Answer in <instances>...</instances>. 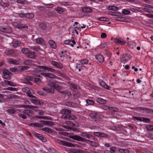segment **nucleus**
I'll list each match as a JSON object with an SVG mask.
<instances>
[{
  "label": "nucleus",
  "mask_w": 153,
  "mask_h": 153,
  "mask_svg": "<svg viewBox=\"0 0 153 153\" xmlns=\"http://www.w3.org/2000/svg\"><path fill=\"white\" fill-rule=\"evenodd\" d=\"M69 137L71 138L78 141H80L82 142H89V144L91 146L94 147H96L99 146L100 145L98 143L85 139L78 135H75L70 136H69Z\"/></svg>",
  "instance_id": "1"
},
{
  "label": "nucleus",
  "mask_w": 153,
  "mask_h": 153,
  "mask_svg": "<svg viewBox=\"0 0 153 153\" xmlns=\"http://www.w3.org/2000/svg\"><path fill=\"white\" fill-rule=\"evenodd\" d=\"M13 75L12 73L7 69H4L3 71L2 77L6 79H10Z\"/></svg>",
  "instance_id": "2"
},
{
  "label": "nucleus",
  "mask_w": 153,
  "mask_h": 153,
  "mask_svg": "<svg viewBox=\"0 0 153 153\" xmlns=\"http://www.w3.org/2000/svg\"><path fill=\"white\" fill-rule=\"evenodd\" d=\"M0 31L7 33H11L12 31V29L9 26H3L0 27Z\"/></svg>",
  "instance_id": "3"
},
{
  "label": "nucleus",
  "mask_w": 153,
  "mask_h": 153,
  "mask_svg": "<svg viewBox=\"0 0 153 153\" xmlns=\"http://www.w3.org/2000/svg\"><path fill=\"white\" fill-rule=\"evenodd\" d=\"M131 56L127 54H123L122 57L120 58V61L123 63H126L130 59Z\"/></svg>",
  "instance_id": "4"
},
{
  "label": "nucleus",
  "mask_w": 153,
  "mask_h": 153,
  "mask_svg": "<svg viewBox=\"0 0 153 153\" xmlns=\"http://www.w3.org/2000/svg\"><path fill=\"white\" fill-rule=\"evenodd\" d=\"M56 142L59 144H61L62 145L68 146V147H74V145L71 143L66 142L63 140H57Z\"/></svg>",
  "instance_id": "5"
},
{
  "label": "nucleus",
  "mask_w": 153,
  "mask_h": 153,
  "mask_svg": "<svg viewBox=\"0 0 153 153\" xmlns=\"http://www.w3.org/2000/svg\"><path fill=\"white\" fill-rule=\"evenodd\" d=\"M16 27L19 29H25L27 30L28 29V27L26 24L22 23L21 22H18V23L15 25Z\"/></svg>",
  "instance_id": "6"
},
{
  "label": "nucleus",
  "mask_w": 153,
  "mask_h": 153,
  "mask_svg": "<svg viewBox=\"0 0 153 153\" xmlns=\"http://www.w3.org/2000/svg\"><path fill=\"white\" fill-rule=\"evenodd\" d=\"M32 133L33 135L37 137L43 142H45L47 141L46 139L41 134L37 133L35 131H33Z\"/></svg>",
  "instance_id": "7"
},
{
  "label": "nucleus",
  "mask_w": 153,
  "mask_h": 153,
  "mask_svg": "<svg viewBox=\"0 0 153 153\" xmlns=\"http://www.w3.org/2000/svg\"><path fill=\"white\" fill-rule=\"evenodd\" d=\"M114 42L117 44L124 45L126 43V42L123 40L122 39L119 38H115L114 39Z\"/></svg>",
  "instance_id": "8"
},
{
  "label": "nucleus",
  "mask_w": 153,
  "mask_h": 153,
  "mask_svg": "<svg viewBox=\"0 0 153 153\" xmlns=\"http://www.w3.org/2000/svg\"><path fill=\"white\" fill-rule=\"evenodd\" d=\"M89 116L92 118L94 119V121H97L100 117V115L99 113H92L90 114Z\"/></svg>",
  "instance_id": "9"
},
{
  "label": "nucleus",
  "mask_w": 153,
  "mask_h": 153,
  "mask_svg": "<svg viewBox=\"0 0 153 153\" xmlns=\"http://www.w3.org/2000/svg\"><path fill=\"white\" fill-rule=\"evenodd\" d=\"M97 60L100 63H102L104 61V59L103 56L100 54H98L95 56Z\"/></svg>",
  "instance_id": "10"
},
{
  "label": "nucleus",
  "mask_w": 153,
  "mask_h": 153,
  "mask_svg": "<svg viewBox=\"0 0 153 153\" xmlns=\"http://www.w3.org/2000/svg\"><path fill=\"white\" fill-rule=\"evenodd\" d=\"M51 64L53 65L60 69L62 68L63 67V65L62 64L55 61H52L51 62Z\"/></svg>",
  "instance_id": "11"
},
{
  "label": "nucleus",
  "mask_w": 153,
  "mask_h": 153,
  "mask_svg": "<svg viewBox=\"0 0 153 153\" xmlns=\"http://www.w3.org/2000/svg\"><path fill=\"white\" fill-rule=\"evenodd\" d=\"M23 112L26 115L28 116L29 117L33 114V111L29 109L25 110L23 111Z\"/></svg>",
  "instance_id": "12"
},
{
  "label": "nucleus",
  "mask_w": 153,
  "mask_h": 153,
  "mask_svg": "<svg viewBox=\"0 0 153 153\" xmlns=\"http://www.w3.org/2000/svg\"><path fill=\"white\" fill-rule=\"evenodd\" d=\"M36 42L38 44L40 45H44L45 43L44 40L41 38L37 39H36Z\"/></svg>",
  "instance_id": "13"
},
{
  "label": "nucleus",
  "mask_w": 153,
  "mask_h": 153,
  "mask_svg": "<svg viewBox=\"0 0 153 153\" xmlns=\"http://www.w3.org/2000/svg\"><path fill=\"white\" fill-rule=\"evenodd\" d=\"M8 63L10 64H12L14 65H18L19 64L18 61L14 60L13 59H10L7 60Z\"/></svg>",
  "instance_id": "14"
},
{
  "label": "nucleus",
  "mask_w": 153,
  "mask_h": 153,
  "mask_svg": "<svg viewBox=\"0 0 153 153\" xmlns=\"http://www.w3.org/2000/svg\"><path fill=\"white\" fill-rule=\"evenodd\" d=\"M24 108H31L34 111H36H36L38 110V109H37L38 108L37 106H33V105H25L24 107Z\"/></svg>",
  "instance_id": "15"
},
{
  "label": "nucleus",
  "mask_w": 153,
  "mask_h": 153,
  "mask_svg": "<svg viewBox=\"0 0 153 153\" xmlns=\"http://www.w3.org/2000/svg\"><path fill=\"white\" fill-rule=\"evenodd\" d=\"M92 9L90 7H85L82 9V11L85 13H91L92 12Z\"/></svg>",
  "instance_id": "16"
},
{
  "label": "nucleus",
  "mask_w": 153,
  "mask_h": 153,
  "mask_svg": "<svg viewBox=\"0 0 153 153\" xmlns=\"http://www.w3.org/2000/svg\"><path fill=\"white\" fill-rule=\"evenodd\" d=\"M48 43L50 46L54 49H55L56 48V46L55 42L53 40H50L49 41Z\"/></svg>",
  "instance_id": "17"
},
{
  "label": "nucleus",
  "mask_w": 153,
  "mask_h": 153,
  "mask_svg": "<svg viewBox=\"0 0 153 153\" xmlns=\"http://www.w3.org/2000/svg\"><path fill=\"white\" fill-rule=\"evenodd\" d=\"M139 110L141 111H143L144 113H145L147 114L150 113L151 111V110L149 108L142 107H140L139 108Z\"/></svg>",
  "instance_id": "18"
},
{
  "label": "nucleus",
  "mask_w": 153,
  "mask_h": 153,
  "mask_svg": "<svg viewBox=\"0 0 153 153\" xmlns=\"http://www.w3.org/2000/svg\"><path fill=\"white\" fill-rule=\"evenodd\" d=\"M41 122L43 123V124L47 126H51L53 125L54 123L51 121L42 120Z\"/></svg>",
  "instance_id": "19"
},
{
  "label": "nucleus",
  "mask_w": 153,
  "mask_h": 153,
  "mask_svg": "<svg viewBox=\"0 0 153 153\" xmlns=\"http://www.w3.org/2000/svg\"><path fill=\"white\" fill-rule=\"evenodd\" d=\"M96 101L97 102L101 104H104L106 103V101L101 98H97V99Z\"/></svg>",
  "instance_id": "20"
},
{
  "label": "nucleus",
  "mask_w": 153,
  "mask_h": 153,
  "mask_svg": "<svg viewBox=\"0 0 153 153\" xmlns=\"http://www.w3.org/2000/svg\"><path fill=\"white\" fill-rule=\"evenodd\" d=\"M62 112L63 114L69 115L71 113V111L68 109H63L62 110Z\"/></svg>",
  "instance_id": "21"
},
{
  "label": "nucleus",
  "mask_w": 153,
  "mask_h": 153,
  "mask_svg": "<svg viewBox=\"0 0 153 153\" xmlns=\"http://www.w3.org/2000/svg\"><path fill=\"white\" fill-rule=\"evenodd\" d=\"M21 44V42L19 41H16L15 42H13V46L14 48H17L19 47L20 46Z\"/></svg>",
  "instance_id": "22"
},
{
  "label": "nucleus",
  "mask_w": 153,
  "mask_h": 153,
  "mask_svg": "<svg viewBox=\"0 0 153 153\" xmlns=\"http://www.w3.org/2000/svg\"><path fill=\"white\" fill-rule=\"evenodd\" d=\"M27 56L28 57L31 59L35 58L36 57V55L30 51Z\"/></svg>",
  "instance_id": "23"
},
{
  "label": "nucleus",
  "mask_w": 153,
  "mask_h": 153,
  "mask_svg": "<svg viewBox=\"0 0 153 153\" xmlns=\"http://www.w3.org/2000/svg\"><path fill=\"white\" fill-rule=\"evenodd\" d=\"M24 65H31L33 63L30 60H26L24 62Z\"/></svg>",
  "instance_id": "24"
},
{
  "label": "nucleus",
  "mask_w": 153,
  "mask_h": 153,
  "mask_svg": "<svg viewBox=\"0 0 153 153\" xmlns=\"http://www.w3.org/2000/svg\"><path fill=\"white\" fill-rule=\"evenodd\" d=\"M42 130L43 131H45L48 133H53L52 130L47 127L43 128L42 129Z\"/></svg>",
  "instance_id": "25"
},
{
  "label": "nucleus",
  "mask_w": 153,
  "mask_h": 153,
  "mask_svg": "<svg viewBox=\"0 0 153 153\" xmlns=\"http://www.w3.org/2000/svg\"><path fill=\"white\" fill-rule=\"evenodd\" d=\"M22 51L23 53L27 55L30 51L28 48H23L22 49Z\"/></svg>",
  "instance_id": "26"
},
{
  "label": "nucleus",
  "mask_w": 153,
  "mask_h": 153,
  "mask_svg": "<svg viewBox=\"0 0 153 153\" xmlns=\"http://www.w3.org/2000/svg\"><path fill=\"white\" fill-rule=\"evenodd\" d=\"M39 27L42 30L45 29L46 28V25L45 24L42 23H39Z\"/></svg>",
  "instance_id": "27"
},
{
  "label": "nucleus",
  "mask_w": 153,
  "mask_h": 153,
  "mask_svg": "<svg viewBox=\"0 0 153 153\" xmlns=\"http://www.w3.org/2000/svg\"><path fill=\"white\" fill-rule=\"evenodd\" d=\"M119 152L120 153H129V151L128 150L123 149H119Z\"/></svg>",
  "instance_id": "28"
},
{
  "label": "nucleus",
  "mask_w": 153,
  "mask_h": 153,
  "mask_svg": "<svg viewBox=\"0 0 153 153\" xmlns=\"http://www.w3.org/2000/svg\"><path fill=\"white\" fill-rule=\"evenodd\" d=\"M25 17L27 18H31L34 17V15L33 13H25Z\"/></svg>",
  "instance_id": "29"
},
{
  "label": "nucleus",
  "mask_w": 153,
  "mask_h": 153,
  "mask_svg": "<svg viewBox=\"0 0 153 153\" xmlns=\"http://www.w3.org/2000/svg\"><path fill=\"white\" fill-rule=\"evenodd\" d=\"M125 18L121 16L118 17L115 19V20L119 21H125Z\"/></svg>",
  "instance_id": "30"
},
{
  "label": "nucleus",
  "mask_w": 153,
  "mask_h": 153,
  "mask_svg": "<svg viewBox=\"0 0 153 153\" xmlns=\"http://www.w3.org/2000/svg\"><path fill=\"white\" fill-rule=\"evenodd\" d=\"M145 136L149 139L153 140V133H147L145 135Z\"/></svg>",
  "instance_id": "31"
},
{
  "label": "nucleus",
  "mask_w": 153,
  "mask_h": 153,
  "mask_svg": "<svg viewBox=\"0 0 153 153\" xmlns=\"http://www.w3.org/2000/svg\"><path fill=\"white\" fill-rule=\"evenodd\" d=\"M0 4L1 6L4 7H7L9 5L8 3L4 2L3 1L1 2H0Z\"/></svg>",
  "instance_id": "32"
},
{
  "label": "nucleus",
  "mask_w": 153,
  "mask_h": 153,
  "mask_svg": "<svg viewBox=\"0 0 153 153\" xmlns=\"http://www.w3.org/2000/svg\"><path fill=\"white\" fill-rule=\"evenodd\" d=\"M55 9V10L59 14L62 13L63 11V9L60 7H56Z\"/></svg>",
  "instance_id": "33"
},
{
  "label": "nucleus",
  "mask_w": 153,
  "mask_h": 153,
  "mask_svg": "<svg viewBox=\"0 0 153 153\" xmlns=\"http://www.w3.org/2000/svg\"><path fill=\"white\" fill-rule=\"evenodd\" d=\"M22 90L25 92L27 93V94H32L31 92H30V91L28 88H23Z\"/></svg>",
  "instance_id": "34"
},
{
  "label": "nucleus",
  "mask_w": 153,
  "mask_h": 153,
  "mask_svg": "<svg viewBox=\"0 0 153 153\" xmlns=\"http://www.w3.org/2000/svg\"><path fill=\"white\" fill-rule=\"evenodd\" d=\"M56 76L50 73H47V77L50 78H55Z\"/></svg>",
  "instance_id": "35"
},
{
  "label": "nucleus",
  "mask_w": 153,
  "mask_h": 153,
  "mask_svg": "<svg viewBox=\"0 0 153 153\" xmlns=\"http://www.w3.org/2000/svg\"><path fill=\"white\" fill-rule=\"evenodd\" d=\"M34 79V82L36 83H38L39 82H41V80L43 79L40 78H38L36 77L33 78Z\"/></svg>",
  "instance_id": "36"
},
{
  "label": "nucleus",
  "mask_w": 153,
  "mask_h": 153,
  "mask_svg": "<svg viewBox=\"0 0 153 153\" xmlns=\"http://www.w3.org/2000/svg\"><path fill=\"white\" fill-rule=\"evenodd\" d=\"M5 82L9 86H15V85L13 83H11L10 81L8 80L5 81Z\"/></svg>",
  "instance_id": "37"
},
{
  "label": "nucleus",
  "mask_w": 153,
  "mask_h": 153,
  "mask_svg": "<svg viewBox=\"0 0 153 153\" xmlns=\"http://www.w3.org/2000/svg\"><path fill=\"white\" fill-rule=\"evenodd\" d=\"M86 102L88 105H92L94 104V102L92 100H86Z\"/></svg>",
  "instance_id": "38"
},
{
  "label": "nucleus",
  "mask_w": 153,
  "mask_h": 153,
  "mask_svg": "<svg viewBox=\"0 0 153 153\" xmlns=\"http://www.w3.org/2000/svg\"><path fill=\"white\" fill-rule=\"evenodd\" d=\"M75 105V103L71 102H67L66 105L70 107H73Z\"/></svg>",
  "instance_id": "39"
},
{
  "label": "nucleus",
  "mask_w": 153,
  "mask_h": 153,
  "mask_svg": "<svg viewBox=\"0 0 153 153\" xmlns=\"http://www.w3.org/2000/svg\"><path fill=\"white\" fill-rule=\"evenodd\" d=\"M109 110L114 112H117L118 111V108L114 107H110Z\"/></svg>",
  "instance_id": "40"
},
{
  "label": "nucleus",
  "mask_w": 153,
  "mask_h": 153,
  "mask_svg": "<svg viewBox=\"0 0 153 153\" xmlns=\"http://www.w3.org/2000/svg\"><path fill=\"white\" fill-rule=\"evenodd\" d=\"M68 120H74L76 119V117L73 115H68Z\"/></svg>",
  "instance_id": "41"
},
{
  "label": "nucleus",
  "mask_w": 153,
  "mask_h": 153,
  "mask_svg": "<svg viewBox=\"0 0 153 153\" xmlns=\"http://www.w3.org/2000/svg\"><path fill=\"white\" fill-rule=\"evenodd\" d=\"M18 96L15 95H10L9 96V98L11 99H16L18 98Z\"/></svg>",
  "instance_id": "42"
},
{
  "label": "nucleus",
  "mask_w": 153,
  "mask_h": 153,
  "mask_svg": "<svg viewBox=\"0 0 153 153\" xmlns=\"http://www.w3.org/2000/svg\"><path fill=\"white\" fill-rule=\"evenodd\" d=\"M71 127H78L79 126V123L76 122L75 123H72V124Z\"/></svg>",
  "instance_id": "43"
},
{
  "label": "nucleus",
  "mask_w": 153,
  "mask_h": 153,
  "mask_svg": "<svg viewBox=\"0 0 153 153\" xmlns=\"http://www.w3.org/2000/svg\"><path fill=\"white\" fill-rule=\"evenodd\" d=\"M37 67L38 68H40V70H43V71H44V70H46V66H45L38 65L37 66Z\"/></svg>",
  "instance_id": "44"
},
{
  "label": "nucleus",
  "mask_w": 153,
  "mask_h": 153,
  "mask_svg": "<svg viewBox=\"0 0 153 153\" xmlns=\"http://www.w3.org/2000/svg\"><path fill=\"white\" fill-rule=\"evenodd\" d=\"M122 13L125 15H127L129 14L130 13V11L127 10H123L122 11Z\"/></svg>",
  "instance_id": "45"
},
{
  "label": "nucleus",
  "mask_w": 153,
  "mask_h": 153,
  "mask_svg": "<svg viewBox=\"0 0 153 153\" xmlns=\"http://www.w3.org/2000/svg\"><path fill=\"white\" fill-rule=\"evenodd\" d=\"M147 128L149 131H152L153 130V126L152 125H148L147 126Z\"/></svg>",
  "instance_id": "46"
},
{
  "label": "nucleus",
  "mask_w": 153,
  "mask_h": 153,
  "mask_svg": "<svg viewBox=\"0 0 153 153\" xmlns=\"http://www.w3.org/2000/svg\"><path fill=\"white\" fill-rule=\"evenodd\" d=\"M108 137V135L104 133L100 132L99 135V137Z\"/></svg>",
  "instance_id": "47"
},
{
  "label": "nucleus",
  "mask_w": 153,
  "mask_h": 153,
  "mask_svg": "<svg viewBox=\"0 0 153 153\" xmlns=\"http://www.w3.org/2000/svg\"><path fill=\"white\" fill-rule=\"evenodd\" d=\"M47 70L48 71L51 72H53L55 71V70L54 69H53L51 68L48 67L46 66V70Z\"/></svg>",
  "instance_id": "48"
},
{
  "label": "nucleus",
  "mask_w": 153,
  "mask_h": 153,
  "mask_svg": "<svg viewBox=\"0 0 153 153\" xmlns=\"http://www.w3.org/2000/svg\"><path fill=\"white\" fill-rule=\"evenodd\" d=\"M55 16V14L54 12H49L48 13V16Z\"/></svg>",
  "instance_id": "49"
},
{
  "label": "nucleus",
  "mask_w": 153,
  "mask_h": 153,
  "mask_svg": "<svg viewBox=\"0 0 153 153\" xmlns=\"http://www.w3.org/2000/svg\"><path fill=\"white\" fill-rule=\"evenodd\" d=\"M88 61L85 59L81 60L80 62L82 64H87L88 63Z\"/></svg>",
  "instance_id": "50"
},
{
  "label": "nucleus",
  "mask_w": 153,
  "mask_h": 153,
  "mask_svg": "<svg viewBox=\"0 0 153 153\" xmlns=\"http://www.w3.org/2000/svg\"><path fill=\"white\" fill-rule=\"evenodd\" d=\"M143 10L146 12H148L150 13H152L153 11L151 10L146 8H143Z\"/></svg>",
  "instance_id": "51"
},
{
  "label": "nucleus",
  "mask_w": 153,
  "mask_h": 153,
  "mask_svg": "<svg viewBox=\"0 0 153 153\" xmlns=\"http://www.w3.org/2000/svg\"><path fill=\"white\" fill-rule=\"evenodd\" d=\"M143 6L145 7L148 8H153V6L151 5H149L146 4H144Z\"/></svg>",
  "instance_id": "52"
},
{
  "label": "nucleus",
  "mask_w": 153,
  "mask_h": 153,
  "mask_svg": "<svg viewBox=\"0 0 153 153\" xmlns=\"http://www.w3.org/2000/svg\"><path fill=\"white\" fill-rule=\"evenodd\" d=\"M18 115L21 117L23 119H26L27 118V117L25 115V114H19Z\"/></svg>",
  "instance_id": "53"
},
{
  "label": "nucleus",
  "mask_w": 153,
  "mask_h": 153,
  "mask_svg": "<svg viewBox=\"0 0 153 153\" xmlns=\"http://www.w3.org/2000/svg\"><path fill=\"white\" fill-rule=\"evenodd\" d=\"M26 80L28 81H32L33 80V78L30 76H27L25 78Z\"/></svg>",
  "instance_id": "54"
},
{
  "label": "nucleus",
  "mask_w": 153,
  "mask_h": 153,
  "mask_svg": "<svg viewBox=\"0 0 153 153\" xmlns=\"http://www.w3.org/2000/svg\"><path fill=\"white\" fill-rule=\"evenodd\" d=\"M29 67L27 66H23L22 67V68H21L20 70L22 71H25L27 70L29 68Z\"/></svg>",
  "instance_id": "55"
},
{
  "label": "nucleus",
  "mask_w": 153,
  "mask_h": 153,
  "mask_svg": "<svg viewBox=\"0 0 153 153\" xmlns=\"http://www.w3.org/2000/svg\"><path fill=\"white\" fill-rule=\"evenodd\" d=\"M101 108L102 109L105 110H109L110 107L106 105H103Z\"/></svg>",
  "instance_id": "56"
},
{
  "label": "nucleus",
  "mask_w": 153,
  "mask_h": 153,
  "mask_svg": "<svg viewBox=\"0 0 153 153\" xmlns=\"http://www.w3.org/2000/svg\"><path fill=\"white\" fill-rule=\"evenodd\" d=\"M62 119L65 120H68V115H67L63 114L62 116Z\"/></svg>",
  "instance_id": "57"
},
{
  "label": "nucleus",
  "mask_w": 153,
  "mask_h": 153,
  "mask_svg": "<svg viewBox=\"0 0 153 153\" xmlns=\"http://www.w3.org/2000/svg\"><path fill=\"white\" fill-rule=\"evenodd\" d=\"M55 83L54 82H51L48 85L53 88H56V87L54 84Z\"/></svg>",
  "instance_id": "58"
},
{
  "label": "nucleus",
  "mask_w": 153,
  "mask_h": 153,
  "mask_svg": "<svg viewBox=\"0 0 153 153\" xmlns=\"http://www.w3.org/2000/svg\"><path fill=\"white\" fill-rule=\"evenodd\" d=\"M76 44V43L75 41L70 40V42H69V45H71V46L73 47L74 46V45Z\"/></svg>",
  "instance_id": "59"
},
{
  "label": "nucleus",
  "mask_w": 153,
  "mask_h": 153,
  "mask_svg": "<svg viewBox=\"0 0 153 153\" xmlns=\"http://www.w3.org/2000/svg\"><path fill=\"white\" fill-rule=\"evenodd\" d=\"M38 100H36L34 99H31L30 101L32 103H33L35 105H37V102Z\"/></svg>",
  "instance_id": "60"
},
{
  "label": "nucleus",
  "mask_w": 153,
  "mask_h": 153,
  "mask_svg": "<svg viewBox=\"0 0 153 153\" xmlns=\"http://www.w3.org/2000/svg\"><path fill=\"white\" fill-rule=\"evenodd\" d=\"M86 138H87L88 139H91V140H94V138L93 137V136L92 135H90L89 134H87V137Z\"/></svg>",
  "instance_id": "61"
},
{
  "label": "nucleus",
  "mask_w": 153,
  "mask_h": 153,
  "mask_svg": "<svg viewBox=\"0 0 153 153\" xmlns=\"http://www.w3.org/2000/svg\"><path fill=\"white\" fill-rule=\"evenodd\" d=\"M8 112L10 113L13 114L15 113V111L13 109H11L8 110Z\"/></svg>",
  "instance_id": "62"
},
{
  "label": "nucleus",
  "mask_w": 153,
  "mask_h": 153,
  "mask_svg": "<svg viewBox=\"0 0 153 153\" xmlns=\"http://www.w3.org/2000/svg\"><path fill=\"white\" fill-rule=\"evenodd\" d=\"M88 134L86 132H82L81 133L80 135L81 136L84 137L85 138H86L87 137V135Z\"/></svg>",
  "instance_id": "63"
},
{
  "label": "nucleus",
  "mask_w": 153,
  "mask_h": 153,
  "mask_svg": "<svg viewBox=\"0 0 153 153\" xmlns=\"http://www.w3.org/2000/svg\"><path fill=\"white\" fill-rule=\"evenodd\" d=\"M115 149V147H112L110 149V150L109 151L111 153H114Z\"/></svg>",
  "instance_id": "64"
}]
</instances>
